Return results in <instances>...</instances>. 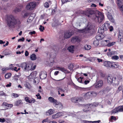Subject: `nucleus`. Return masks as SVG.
<instances>
[{
  "label": "nucleus",
  "instance_id": "obj_1",
  "mask_svg": "<svg viewBox=\"0 0 123 123\" xmlns=\"http://www.w3.org/2000/svg\"><path fill=\"white\" fill-rule=\"evenodd\" d=\"M6 20L7 25L9 26L12 27L15 25L16 24H19L20 23L19 19L12 15L7 16Z\"/></svg>",
  "mask_w": 123,
  "mask_h": 123
},
{
  "label": "nucleus",
  "instance_id": "obj_2",
  "mask_svg": "<svg viewBox=\"0 0 123 123\" xmlns=\"http://www.w3.org/2000/svg\"><path fill=\"white\" fill-rule=\"evenodd\" d=\"M95 21L99 23L101 22L104 18L103 13L98 11H96L95 12Z\"/></svg>",
  "mask_w": 123,
  "mask_h": 123
},
{
  "label": "nucleus",
  "instance_id": "obj_3",
  "mask_svg": "<svg viewBox=\"0 0 123 123\" xmlns=\"http://www.w3.org/2000/svg\"><path fill=\"white\" fill-rule=\"evenodd\" d=\"M110 26V24L108 22H105L102 25V27L101 28H99L98 31L100 32V30H102L101 32H100L101 33H103L104 31H106L109 28Z\"/></svg>",
  "mask_w": 123,
  "mask_h": 123
},
{
  "label": "nucleus",
  "instance_id": "obj_4",
  "mask_svg": "<svg viewBox=\"0 0 123 123\" xmlns=\"http://www.w3.org/2000/svg\"><path fill=\"white\" fill-rule=\"evenodd\" d=\"M22 68L25 71H28L31 70V65L26 63L25 62L22 63Z\"/></svg>",
  "mask_w": 123,
  "mask_h": 123
},
{
  "label": "nucleus",
  "instance_id": "obj_5",
  "mask_svg": "<svg viewBox=\"0 0 123 123\" xmlns=\"http://www.w3.org/2000/svg\"><path fill=\"white\" fill-rule=\"evenodd\" d=\"M92 27V25L90 23H88L87 27L84 29L79 30L78 31L80 33H87L88 32V31L90 30Z\"/></svg>",
  "mask_w": 123,
  "mask_h": 123
},
{
  "label": "nucleus",
  "instance_id": "obj_6",
  "mask_svg": "<svg viewBox=\"0 0 123 123\" xmlns=\"http://www.w3.org/2000/svg\"><path fill=\"white\" fill-rule=\"evenodd\" d=\"M36 3L34 2H31L26 6V8L28 10H33L36 6Z\"/></svg>",
  "mask_w": 123,
  "mask_h": 123
},
{
  "label": "nucleus",
  "instance_id": "obj_7",
  "mask_svg": "<svg viewBox=\"0 0 123 123\" xmlns=\"http://www.w3.org/2000/svg\"><path fill=\"white\" fill-rule=\"evenodd\" d=\"M98 105V103H94L93 104H87L85 105L84 108L83 109V111L84 112H86L89 110L88 109L91 107H93L97 106Z\"/></svg>",
  "mask_w": 123,
  "mask_h": 123
},
{
  "label": "nucleus",
  "instance_id": "obj_8",
  "mask_svg": "<svg viewBox=\"0 0 123 123\" xmlns=\"http://www.w3.org/2000/svg\"><path fill=\"white\" fill-rule=\"evenodd\" d=\"M37 72L36 71L32 72L27 77V79L29 80H33L36 77Z\"/></svg>",
  "mask_w": 123,
  "mask_h": 123
},
{
  "label": "nucleus",
  "instance_id": "obj_9",
  "mask_svg": "<svg viewBox=\"0 0 123 123\" xmlns=\"http://www.w3.org/2000/svg\"><path fill=\"white\" fill-rule=\"evenodd\" d=\"M73 33L71 30L68 31L64 33V37L65 38H68L70 37L73 35Z\"/></svg>",
  "mask_w": 123,
  "mask_h": 123
},
{
  "label": "nucleus",
  "instance_id": "obj_10",
  "mask_svg": "<svg viewBox=\"0 0 123 123\" xmlns=\"http://www.w3.org/2000/svg\"><path fill=\"white\" fill-rule=\"evenodd\" d=\"M65 112H59L53 115L52 116V118L53 119H55L58 118L60 116H63Z\"/></svg>",
  "mask_w": 123,
  "mask_h": 123
},
{
  "label": "nucleus",
  "instance_id": "obj_11",
  "mask_svg": "<svg viewBox=\"0 0 123 123\" xmlns=\"http://www.w3.org/2000/svg\"><path fill=\"white\" fill-rule=\"evenodd\" d=\"M117 4L120 10L123 11V0H117Z\"/></svg>",
  "mask_w": 123,
  "mask_h": 123
},
{
  "label": "nucleus",
  "instance_id": "obj_12",
  "mask_svg": "<svg viewBox=\"0 0 123 123\" xmlns=\"http://www.w3.org/2000/svg\"><path fill=\"white\" fill-rule=\"evenodd\" d=\"M103 85V83L102 81L101 80H99L98 81H96L94 85L96 88H99L101 87Z\"/></svg>",
  "mask_w": 123,
  "mask_h": 123
},
{
  "label": "nucleus",
  "instance_id": "obj_13",
  "mask_svg": "<svg viewBox=\"0 0 123 123\" xmlns=\"http://www.w3.org/2000/svg\"><path fill=\"white\" fill-rule=\"evenodd\" d=\"M95 94V93L93 92H89L84 95V98L86 99H88L93 96V95Z\"/></svg>",
  "mask_w": 123,
  "mask_h": 123
},
{
  "label": "nucleus",
  "instance_id": "obj_14",
  "mask_svg": "<svg viewBox=\"0 0 123 123\" xmlns=\"http://www.w3.org/2000/svg\"><path fill=\"white\" fill-rule=\"evenodd\" d=\"M80 39L78 37L74 36L72 38L71 41L73 43H74L76 42L78 43L80 42Z\"/></svg>",
  "mask_w": 123,
  "mask_h": 123
},
{
  "label": "nucleus",
  "instance_id": "obj_15",
  "mask_svg": "<svg viewBox=\"0 0 123 123\" xmlns=\"http://www.w3.org/2000/svg\"><path fill=\"white\" fill-rule=\"evenodd\" d=\"M25 100L27 102L29 103H34L36 101L33 98H32L31 99L28 97L25 98Z\"/></svg>",
  "mask_w": 123,
  "mask_h": 123
},
{
  "label": "nucleus",
  "instance_id": "obj_16",
  "mask_svg": "<svg viewBox=\"0 0 123 123\" xmlns=\"http://www.w3.org/2000/svg\"><path fill=\"white\" fill-rule=\"evenodd\" d=\"M35 16V14L33 13L31 14L27 19V22L28 24L31 23L33 19Z\"/></svg>",
  "mask_w": 123,
  "mask_h": 123
},
{
  "label": "nucleus",
  "instance_id": "obj_17",
  "mask_svg": "<svg viewBox=\"0 0 123 123\" xmlns=\"http://www.w3.org/2000/svg\"><path fill=\"white\" fill-rule=\"evenodd\" d=\"M23 103L22 100L18 99L15 102L14 105L16 106H20L22 105Z\"/></svg>",
  "mask_w": 123,
  "mask_h": 123
},
{
  "label": "nucleus",
  "instance_id": "obj_18",
  "mask_svg": "<svg viewBox=\"0 0 123 123\" xmlns=\"http://www.w3.org/2000/svg\"><path fill=\"white\" fill-rule=\"evenodd\" d=\"M47 77V74L45 72H42L40 74V77L41 79H45Z\"/></svg>",
  "mask_w": 123,
  "mask_h": 123
},
{
  "label": "nucleus",
  "instance_id": "obj_19",
  "mask_svg": "<svg viewBox=\"0 0 123 123\" xmlns=\"http://www.w3.org/2000/svg\"><path fill=\"white\" fill-rule=\"evenodd\" d=\"M48 99L50 102L53 103L55 105L57 101L56 99H54V98L51 97H49L48 98Z\"/></svg>",
  "mask_w": 123,
  "mask_h": 123
},
{
  "label": "nucleus",
  "instance_id": "obj_20",
  "mask_svg": "<svg viewBox=\"0 0 123 123\" xmlns=\"http://www.w3.org/2000/svg\"><path fill=\"white\" fill-rule=\"evenodd\" d=\"M107 16L108 18L110 21L112 23L114 22V20L110 13L108 12V13L107 14Z\"/></svg>",
  "mask_w": 123,
  "mask_h": 123
},
{
  "label": "nucleus",
  "instance_id": "obj_21",
  "mask_svg": "<svg viewBox=\"0 0 123 123\" xmlns=\"http://www.w3.org/2000/svg\"><path fill=\"white\" fill-rule=\"evenodd\" d=\"M119 66L118 63L114 62H111V68H117Z\"/></svg>",
  "mask_w": 123,
  "mask_h": 123
},
{
  "label": "nucleus",
  "instance_id": "obj_22",
  "mask_svg": "<svg viewBox=\"0 0 123 123\" xmlns=\"http://www.w3.org/2000/svg\"><path fill=\"white\" fill-rule=\"evenodd\" d=\"M55 105L57 108L62 109L63 107V105L62 104L59 102L57 101Z\"/></svg>",
  "mask_w": 123,
  "mask_h": 123
},
{
  "label": "nucleus",
  "instance_id": "obj_23",
  "mask_svg": "<svg viewBox=\"0 0 123 123\" xmlns=\"http://www.w3.org/2000/svg\"><path fill=\"white\" fill-rule=\"evenodd\" d=\"M117 52L115 51H113L107 53V55L109 57H112L113 55L116 54Z\"/></svg>",
  "mask_w": 123,
  "mask_h": 123
},
{
  "label": "nucleus",
  "instance_id": "obj_24",
  "mask_svg": "<svg viewBox=\"0 0 123 123\" xmlns=\"http://www.w3.org/2000/svg\"><path fill=\"white\" fill-rule=\"evenodd\" d=\"M3 53L5 55H11L12 54L11 51L9 49L4 50L3 51Z\"/></svg>",
  "mask_w": 123,
  "mask_h": 123
},
{
  "label": "nucleus",
  "instance_id": "obj_25",
  "mask_svg": "<svg viewBox=\"0 0 123 123\" xmlns=\"http://www.w3.org/2000/svg\"><path fill=\"white\" fill-rule=\"evenodd\" d=\"M54 112V110L52 109H50L47 111L46 112V115L47 116H49L52 114Z\"/></svg>",
  "mask_w": 123,
  "mask_h": 123
},
{
  "label": "nucleus",
  "instance_id": "obj_26",
  "mask_svg": "<svg viewBox=\"0 0 123 123\" xmlns=\"http://www.w3.org/2000/svg\"><path fill=\"white\" fill-rule=\"evenodd\" d=\"M118 39L120 42H122L123 41V34L119 33L118 36Z\"/></svg>",
  "mask_w": 123,
  "mask_h": 123
},
{
  "label": "nucleus",
  "instance_id": "obj_27",
  "mask_svg": "<svg viewBox=\"0 0 123 123\" xmlns=\"http://www.w3.org/2000/svg\"><path fill=\"white\" fill-rule=\"evenodd\" d=\"M111 62L109 61H105L104 62V65L107 67H109L111 68Z\"/></svg>",
  "mask_w": 123,
  "mask_h": 123
},
{
  "label": "nucleus",
  "instance_id": "obj_28",
  "mask_svg": "<svg viewBox=\"0 0 123 123\" xmlns=\"http://www.w3.org/2000/svg\"><path fill=\"white\" fill-rule=\"evenodd\" d=\"M74 46L73 45L70 46L68 48V50L69 52L72 53L74 52Z\"/></svg>",
  "mask_w": 123,
  "mask_h": 123
},
{
  "label": "nucleus",
  "instance_id": "obj_29",
  "mask_svg": "<svg viewBox=\"0 0 123 123\" xmlns=\"http://www.w3.org/2000/svg\"><path fill=\"white\" fill-rule=\"evenodd\" d=\"M71 100L72 102L76 103L77 102H79V100L78 98L76 97H73L71 98Z\"/></svg>",
  "mask_w": 123,
  "mask_h": 123
},
{
  "label": "nucleus",
  "instance_id": "obj_30",
  "mask_svg": "<svg viewBox=\"0 0 123 123\" xmlns=\"http://www.w3.org/2000/svg\"><path fill=\"white\" fill-rule=\"evenodd\" d=\"M113 81V77L112 76H109L107 78V81L108 83H111Z\"/></svg>",
  "mask_w": 123,
  "mask_h": 123
},
{
  "label": "nucleus",
  "instance_id": "obj_31",
  "mask_svg": "<svg viewBox=\"0 0 123 123\" xmlns=\"http://www.w3.org/2000/svg\"><path fill=\"white\" fill-rule=\"evenodd\" d=\"M83 122L84 123H99L100 122V120H98L97 121H92L84 120L83 121Z\"/></svg>",
  "mask_w": 123,
  "mask_h": 123
},
{
  "label": "nucleus",
  "instance_id": "obj_32",
  "mask_svg": "<svg viewBox=\"0 0 123 123\" xmlns=\"http://www.w3.org/2000/svg\"><path fill=\"white\" fill-rule=\"evenodd\" d=\"M119 112L118 109L117 107L115 108L111 111V114H115L117 113L118 112Z\"/></svg>",
  "mask_w": 123,
  "mask_h": 123
},
{
  "label": "nucleus",
  "instance_id": "obj_33",
  "mask_svg": "<svg viewBox=\"0 0 123 123\" xmlns=\"http://www.w3.org/2000/svg\"><path fill=\"white\" fill-rule=\"evenodd\" d=\"M12 64H11V65H10V69L12 70H13L14 71H16L17 72L20 69V68H19L17 69V67H14V68L13 67H11L12 65Z\"/></svg>",
  "mask_w": 123,
  "mask_h": 123
},
{
  "label": "nucleus",
  "instance_id": "obj_34",
  "mask_svg": "<svg viewBox=\"0 0 123 123\" xmlns=\"http://www.w3.org/2000/svg\"><path fill=\"white\" fill-rule=\"evenodd\" d=\"M30 58L32 60H35L37 59V56L35 54H32L31 55Z\"/></svg>",
  "mask_w": 123,
  "mask_h": 123
},
{
  "label": "nucleus",
  "instance_id": "obj_35",
  "mask_svg": "<svg viewBox=\"0 0 123 123\" xmlns=\"http://www.w3.org/2000/svg\"><path fill=\"white\" fill-rule=\"evenodd\" d=\"M104 37L102 36V35L100 34L99 35H97L96 37V39L97 40H100L102 39Z\"/></svg>",
  "mask_w": 123,
  "mask_h": 123
},
{
  "label": "nucleus",
  "instance_id": "obj_36",
  "mask_svg": "<svg viewBox=\"0 0 123 123\" xmlns=\"http://www.w3.org/2000/svg\"><path fill=\"white\" fill-rule=\"evenodd\" d=\"M116 44V42H111L110 41H109L108 43L107 44V46L108 47H111L113 45H115Z\"/></svg>",
  "mask_w": 123,
  "mask_h": 123
},
{
  "label": "nucleus",
  "instance_id": "obj_37",
  "mask_svg": "<svg viewBox=\"0 0 123 123\" xmlns=\"http://www.w3.org/2000/svg\"><path fill=\"white\" fill-rule=\"evenodd\" d=\"M87 11V12L90 14H92L94 13V11L90 9H88Z\"/></svg>",
  "mask_w": 123,
  "mask_h": 123
},
{
  "label": "nucleus",
  "instance_id": "obj_38",
  "mask_svg": "<svg viewBox=\"0 0 123 123\" xmlns=\"http://www.w3.org/2000/svg\"><path fill=\"white\" fill-rule=\"evenodd\" d=\"M84 48L85 50H89L91 48V47L89 45L86 44L85 45Z\"/></svg>",
  "mask_w": 123,
  "mask_h": 123
},
{
  "label": "nucleus",
  "instance_id": "obj_39",
  "mask_svg": "<svg viewBox=\"0 0 123 123\" xmlns=\"http://www.w3.org/2000/svg\"><path fill=\"white\" fill-rule=\"evenodd\" d=\"M57 69L61 70L63 72H66V70L65 68L62 67H57Z\"/></svg>",
  "mask_w": 123,
  "mask_h": 123
},
{
  "label": "nucleus",
  "instance_id": "obj_40",
  "mask_svg": "<svg viewBox=\"0 0 123 123\" xmlns=\"http://www.w3.org/2000/svg\"><path fill=\"white\" fill-rule=\"evenodd\" d=\"M58 22L57 21H55L53 22L52 25V26L54 27H56L58 25Z\"/></svg>",
  "mask_w": 123,
  "mask_h": 123
},
{
  "label": "nucleus",
  "instance_id": "obj_41",
  "mask_svg": "<svg viewBox=\"0 0 123 123\" xmlns=\"http://www.w3.org/2000/svg\"><path fill=\"white\" fill-rule=\"evenodd\" d=\"M25 86L27 88L29 89L30 88V85L29 83L26 82L24 84Z\"/></svg>",
  "mask_w": 123,
  "mask_h": 123
},
{
  "label": "nucleus",
  "instance_id": "obj_42",
  "mask_svg": "<svg viewBox=\"0 0 123 123\" xmlns=\"http://www.w3.org/2000/svg\"><path fill=\"white\" fill-rule=\"evenodd\" d=\"M118 111L120 112L123 111V105L122 106H120L118 107Z\"/></svg>",
  "mask_w": 123,
  "mask_h": 123
},
{
  "label": "nucleus",
  "instance_id": "obj_43",
  "mask_svg": "<svg viewBox=\"0 0 123 123\" xmlns=\"http://www.w3.org/2000/svg\"><path fill=\"white\" fill-rule=\"evenodd\" d=\"M57 89L58 91H61L63 92H64L66 89H63L62 88H61L59 87H57Z\"/></svg>",
  "mask_w": 123,
  "mask_h": 123
},
{
  "label": "nucleus",
  "instance_id": "obj_44",
  "mask_svg": "<svg viewBox=\"0 0 123 123\" xmlns=\"http://www.w3.org/2000/svg\"><path fill=\"white\" fill-rule=\"evenodd\" d=\"M11 76V74L10 73H7L5 76L6 78L7 79L10 77Z\"/></svg>",
  "mask_w": 123,
  "mask_h": 123
},
{
  "label": "nucleus",
  "instance_id": "obj_45",
  "mask_svg": "<svg viewBox=\"0 0 123 123\" xmlns=\"http://www.w3.org/2000/svg\"><path fill=\"white\" fill-rule=\"evenodd\" d=\"M19 75H16L14 77V80L15 81H17V80H18V79L19 78Z\"/></svg>",
  "mask_w": 123,
  "mask_h": 123
},
{
  "label": "nucleus",
  "instance_id": "obj_46",
  "mask_svg": "<svg viewBox=\"0 0 123 123\" xmlns=\"http://www.w3.org/2000/svg\"><path fill=\"white\" fill-rule=\"evenodd\" d=\"M21 10V9H20L18 7H16L14 10V12L17 13L18 12L20 11Z\"/></svg>",
  "mask_w": 123,
  "mask_h": 123
},
{
  "label": "nucleus",
  "instance_id": "obj_47",
  "mask_svg": "<svg viewBox=\"0 0 123 123\" xmlns=\"http://www.w3.org/2000/svg\"><path fill=\"white\" fill-rule=\"evenodd\" d=\"M99 44V43L98 41L97 40H95L93 42V44L94 45L96 46H98Z\"/></svg>",
  "mask_w": 123,
  "mask_h": 123
},
{
  "label": "nucleus",
  "instance_id": "obj_48",
  "mask_svg": "<svg viewBox=\"0 0 123 123\" xmlns=\"http://www.w3.org/2000/svg\"><path fill=\"white\" fill-rule=\"evenodd\" d=\"M117 120V118L116 117L113 116H111V117L110 120L111 121L113 120L116 121Z\"/></svg>",
  "mask_w": 123,
  "mask_h": 123
},
{
  "label": "nucleus",
  "instance_id": "obj_49",
  "mask_svg": "<svg viewBox=\"0 0 123 123\" xmlns=\"http://www.w3.org/2000/svg\"><path fill=\"white\" fill-rule=\"evenodd\" d=\"M123 88V86H120L118 89L117 90L116 92L117 93L119 92Z\"/></svg>",
  "mask_w": 123,
  "mask_h": 123
},
{
  "label": "nucleus",
  "instance_id": "obj_50",
  "mask_svg": "<svg viewBox=\"0 0 123 123\" xmlns=\"http://www.w3.org/2000/svg\"><path fill=\"white\" fill-rule=\"evenodd\" d=\"M111 58L113 60H117L119 59V57L117 55H114Z\"/></svg>",
  "mask_w": 123,
  "mask_h": 123
},
{
  "label": "nucleus",
  "instance_id": "obj_51",
  "mask_svg": "<svg viewBox=\"0 0 123 123\" xmlns=\"http://www.w3.org/2000/svg\"><path fill=\"white\" fill-rule=\"evenodd\" d=\"M73 68V64H70V65H69L68 66V69H70V70H72Z\"/></svg>",
  "mask_w": 123,
  "mask_h": 123
},
{
  "label": "nucleus",
  "instance_id": "obj_52",
  "mask_svg": "<svg viewBox=\"0 0 123 123\" xmlns=\"http://www.w3.org/2000/svg\"><path fill=\"white\" fill-rule=\"evenodd\" d=\"M6 121L7 123H12V121L11 119L7 118L6 119Z\"/></svg>",
  "mask_w": 123,
  "mask_h": 123
},
{
  "label": "nucleus",
  "instance_id": "obj_53",
  "mask_svg": "<svg viewBox=\"0 0 123 123\" xmlns=\"http://www.w3.org/2000/svg\"><path fill=\"white\" fill-rule=\"evenodd\" d=\"M13 106V105L12 104H7V109H9L11 108Z\"/></svg>",
  "mask_w": 123,
  "mask_h": 123
},
{
  "label": "nucleus",
  "instance_id": "obj_54",
  "mask_svg": "<svg viewBox=\"0 0 123 123\" xmlns=\"http://www.w3.org/2000/svg\"><path fill=\"white\" fill-rule=\"evenodd\" d=\"M115 80H114V83L116 84H119V81L118 80V79L116 78H115Z\"/></svg>",
  "mask_w": 123,
  "mask_h": 123
},
{
  "label": "nucleus",
  "instance_id": "obj_55",
  "mask_svg": "<svg viewBox=\"0 0 123 123\" xmlns=\"http://www.w3.org/2000/svg\"><path fill=\"white\" fill-rule=\"evenodd\" d=\"M12 95L13 96L14 98H16L18 97V94L16 93H13L12 94Z\"/></svg>",
  "mask_w": 123,
  "mask_h": 123
},
{
  "label": "nucleus",
  "instance_id": "obj_56",
  "mask_svg": "<svg viewBox=\"0 0 123 123\" xmlns=\"http://www.w3.org/2000/svg\"><path fill=\"white\" fill-rule=\"evenodd\" d=\"M97 58L94 57H91L90 58V60L92 61H94L97 60Z\"/></svg>",
  "mask_w": 123,
  "mask_h": 123
},
{
  "label": "nucleus",
  "instance_id": "obj_57",
  "mask_svg": "<svg viewBox=\"0 0 123 123\" xmlns=\"http://www.w3.org/2000/svg\"><path fill=\"white\" fill-rule=\"evenodd\" d=\"M83 77H80L78 79V82L80 83H82V80L83 79Z\"/></svg>",
  "mask_w": 123,
  "mask_h": 123
},
{
  "label": "nucleus",
  "instance_id": "obj_58",
  "mask_svg": "<svg viewBox=\"0 0 123 123\" xmlns=\"http://www.w3.org/2000/svg\"><path fill=\"white\" fill-rule=\"evenodd\" d=\"M44 6L45 7L48 8L49 6V4L48 2H46L44 4Z\"/></svg>",
  "mask_w": 123,
  "mask_h": 123
},
{
  "label": "nucleus",
  "instance_id": "obj_59",
  "mask_svg": "<svg viewBox=\"0 0 123 123\" xmlns=\"http://www.w3.org/2000/svg\"><path fill=\"white\" fill-rule=\"evenodd\" d=\"M36 96L37 97V99H41V96H40L39 93H37V94H36Z\"/></svg>",
  "mask_w": 123,
  "mask_h": 123
},
{
  "label": "nucleus",
  "instance_id": "obj_60",
  "mask_svg": "<svg viewBox=\"0 0 123 123\" xmlns=\"http://www.w3.org/2000/svg\"><path fill=\"white\" fill-rule=\"evenodd\" d=\"M39 29L41 31H43L44 29V27L42 25H40V27L39 28Z\"/></svg>",
  "mask_w": 123,
  "mask_h": 123
},
{
  "label": "nucleus",
  "instance_id": "obj_61",
  "mask_svg": "<svg viewBox=\"0 0 123 123\" xmlns=\"http://www.w3.org/2000/svg\"><path fill=\"white\" fill-rule=\"evenodd\" d=\"M9 69H10V68H8L7 67H5L3 68L2 69V70L3 71H5Z\"/></svg>",
  "mask_w": 123,
  "mask_h": 123
},
{
  "label": "nucleus",
  "instance_id": "obj_62",
  "mask_svg": "<svg viewBox=\"0 0 123 123\" xmlns=\"http://www.w3.org/2000/svg\"><path fill=\"white\" fill-rule=\"evenodd\" d=\"M8 103L7 102H4L2 104V105L3 106H7Z\"/></svg>",
  "mask_w": 123,
  "mask_h": 123
},
{
  "label": "nucleus",
  "instance_id": "obj_63",
  "mask_svg": "<svg viewBox=\"0 0 123 123\" xmlns=\"http://www.w3.org/2000/svg\"><path fill=\"white\" fill-rule=\"evenodd\" d=\"M49 121V119L48 118H47L46 119L43 120L42 121V123H44V122H48Z\"/></svg>",
  "mask_w": 123,
  "mask_h": 123
},
{
  "label": "nucleus",
  "instance_id": "obj_64",
  "mask_svg": "<svg viewBox=\"0 0 123 123\" xmlns=\"http://www.w3.org/2000/svg\"><path fill=\"white\" fill-rule=\"evenodd\" d=\"M36 67V65H34L32 67V66L31 65V71H32L34 70L35 69Z\"/></svg>",
  "mask_w": 123,
  "mask_h": 123
}]
</instances>
